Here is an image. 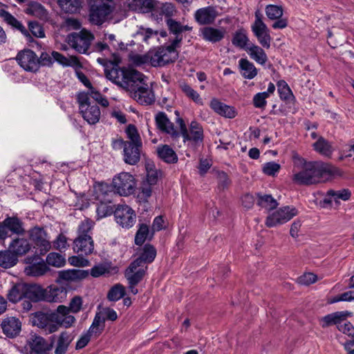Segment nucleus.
Instances as JSON below:
<instances>
[{"instance_id": "obj_48", "label": "nucleus", "mask_w": 354, "mask_h": 354, "mask_svg": "<svg viewBox=\"0 0 354 354\" xmlns=\"http://www.w3.org/2000/svg\"><path fill=\"white\" fill-rule=\"evenodd\" d=\"M277 91L281 100L287 101L295 99L293 93L286 81H278L277 83Z\"/></svg>"}, {"instance_id": "obj_6", "label": "nucleus", "mask_w": 354, "mask_h": 354, "mask_svg": "<svg viewBox=\"0 0 354 354\" xmlns=\"http://www.w3.org/2000/svg\"><path fill=\"white\" fill-rule=\"evenodd\" d=\"M114 10L113 0H91L89 19L95 25H101L112 17Z\"/></svg>"}, {"instance_id": "obj_14", "label": "nucleus", "mask_w": 354, "mask_h": 354, "mask_svg": "<svg viewBox=\"0 0 354 354\" xmlns=\"http://www.w3.org/2000/svg\"><path fill=\"white\" fill-rule=\"evenodd\" d=\"M51 313L54 324L57 327V330L61 327L71 328L74 326L76 322V318L70 314L71 313L66 308V306L59 305L56 310L51 311Z\"/></svg>"}, {"instance_id": "obj_20", "label": "nucleus", "mask_w": 354, "mask_h": 354, "mask_svg": "<svg viewBox=\"0 0 354 354\" xmlns=\"http://www.w3.org/2000/svg\"><path fill=\"white\" fill-rule=\"evenodd\" d=\"M351 192L348 189H342L339 190L330 189L326 192L323 201V207H328L340 203L341 201H346L349 200Z\"/></svg>"}, {"instance_id": "obj_62", "label": "nucleus", "mask_w": 354, "mask_h": 354, "mask_svg": "<svg viewBox=\"0 0 354 354\" xmlns=\"http://www.w3.org/2000/svg\"><path fill=\"white\" fill-rule=\"evenodd\" d=\"M83 300L81 297L75 296L71 299L69 302L68 306H66L70 313L76 314L78 313L82 308Z\"/></svg>"}, {"instance_id": "obj_30", "label": "nucleus", "mask_w": 354, "mask_h": 354, "mask_svg": "<svg viewBox=\"0 0 354 354\" xmlns=\"http://www.w3.org/2000/svg\"><path fill=\"white\" fill-rule=\"evenodd\" d=\"M200 32L205 40L216 43L223 39L225 35V30L223 28H216L207 26L201 28Z\"/></svg>"}, {"instance_id": "obj_35", "label": "nucleus", "mask_w": 354, "mask_h": 354, "mask_svg": "<svg viewBox=\"0 0 354 354\" xmlns=\"http://www.w3.org/2000/svg\"><path fill=\"white\" fill-rule=\"evenodd\" d=\"M0 17L10 26L18 29L26 37L31 38L28 31L23 26V24L19 21L15 17L10 13L4 10H0Z\"/></svg>"}, {"instance_id": "obj_8", "label": "nucleus", "mask_w": 354, "mask_h": 354, "mask_svg": "<svg viewBox=\"0 0 354 354\" xmlns=\"http://www.w3.org/2000/svg\"><path fill=\"white\" fill-rule=\"evenodd\" d=\"M297 214L298 210L294 206H283L270 212L266 218L265 224L268 227H276L287 223Z\"/></svg>"}, {"instance_id": "obj_31", "label": "nucleus", "mask_w": 354, "mask_h": 354, "mask_svg": "<svg viewBox=\"0 0 354 354\" xmlns=\"http://www.w3.org/2000/svg\"><path fill=\"white\" fill-rule=\"evenodd\" d=\"M9 248L18 258L19 256L27 254L31 249V245L26 239L17 238L13 239L10 243Z\"/></svg>"}, {"instance_id": "obj_60", "label": "nucleus", "mask_w": 354, "mask_h": 354, "mask_svg": "<svg viewBox=\"0 0 354 354\" xmlns=\"http://www.w3.org/2000/svg\"><path fill=\"white\" fill-rule=\"evenodd\" d=\"M281 165L274 161L268 162L262 165V171L270 176H275L279 171Z\"/></svg>"}, {"instance_id": "obj_44", "label": "nucleus", "mask_w": 354, "mask_h": 354, "mask_svg": "<svg viewBox=\"0 0 354 354\" xmlns=\"http://www.w3.org/2000/svg\"><path fill=\"white\" fill-rule=\"evenodd\" d=\"M131 8L140 12H149L154 7L153 0H132L130 4Z\"/></svg>"}, {"instance_id": "obj_11", "label": "nucleus", "mask_w": 354, "mask_h": 354, "mask_svg": "<svg viewBox=\"0 0 354 354\" xmlns=\"http://www.w3.org/2000/svg\"><path fill=\"white\" fill-rule=\"evenodd\" d=\"M30 322L33 326L41 329L46 335L57 331V327L54 324L51 311L37 312L32 315Z\"/></svg>"}, {"instance_id": "obj_13", "label": "nucleus", "mask_w": 354, "mask_h": 354, "mask_svg": "<svg viewBox=\"0 0 354 354\" xmlns=\"http://www.w3.org/2000/svg\"><path fill=\"white\" fill-rule=\"evenodd\" d=\"M26 262L28 265L24 268V273L29 277H40L45 274L49 268L46 263L39 255L28 257Z\"/></svg>"}, {"instance_id": "obj_9", "label": "nucleus", "mask_w": 354, "mask_h": 354, "mask_svg": "<svg viewBox=\"0 0 354 354\" xmlns=\"http://www.w3.org/2000/svg\"><path fill=\"white\" fill-rule=\"evenodd\" d=\"M251 30L262 47L265 48L270 47L272 37L270 30L263 22V15L259 10H257L254 13V21L251 26Z\"/></svg>"}, {"instance_id": "obj_23", "label": "nucleus", "mask_w": 354, "mask_h": 354, "mask_svg": "<svg viewBox=\"0 0 354 354\" xmlns=\"http://www.w3.org/2000/svg\"><path fill=\"white\" fill-rule=\"evenodd\" d=\"M76 75L78 80L88 88V91H85L86 93H89L92 98L102 106L104 107L109 106V104L107 99L92 86L87 77L83 73L77 72Z\"/></svg>"}, {"instance_id": "obj_1", "label": "nucleus", "mask_w": 354, "mask_h": 354, "mask_svg": "<svg viewBox=\"0 0 354 354\" xmlns=\"http://www.w3.org/2000/svg\"><path fill=\"white\" fill-rule=\"evenodd\" d=\"M106 77L114 84L128 91L141 104H151L154 101L151 89L146 83L145 76L131 68H113Z\"/></svg>"}, {"instance_id": "obj_17", "label": "nucleus", "mask_w": 354, "mask_h": 354, "mask_svg": "<svg viewBox=\"0 0 354 354\" xmlns=\"http://www.w3.org/2000/svg\"><path fill=\"white\" fill-rule=\"evenodd\" d=\"M147 266L142 263L141 259L134 260L126 270L124 275L129 283L138 284L144 277Z\"/></svg>"}, {"instance_id": "obj_52", "label": "nucleus", "mask_w": 354, "mask_h": 354, "mask_svg": "<svg viewBox=\"0 0 354 354\" xmlns=\"http://www.w3.org/2000/svg\"><path fill=\"white\" fill-rule=\"evenodd\" d=\"M180 88L184 94L187 97L192 100L195 103L198 104H203V100L198 93L192 88L189 85L186 83H182L180 84Z\"/></svg>"}, {"instance_id": "obj_32", "label": "nucleus", "mask_w": 354, "mask_h": 354, "mask_svg": "<svg viewBox=\"0 0 354 354\" xmlns=\"http://www.w3.org/2000/svg\"><path fill=\"white\" fill-rule=\"evenodd\" d=\"M88 275V271L77 269L65 270L59 272V277L65 281H75L85 279Z\"/></svg>"}, {"instance_id": "obj_10", "label": "nucleus", "mask_w": 354, "mask_h": 354, "mask_svg": "<svg viewBox=\"0 0 354 354\" xmlns=\"http://www.w3.org/2000/svg\"><path fill=\"white\" fill-rule=\"evenodd\" d=\"M93 39V35L85 29L79 32L71 33L67 37L68 44L77 52L82 54L87 53Z\"/></svg>"}, {"instance_id": "obj_18", "label": "nucleus", "mask_w": 354, "mask_h": 354, "mask_svg": "<svg viewBox=\"0 0 354 354\" xmlns=\"http://www.w3.org/2000/svg\"><path fill=\"white\" fill-rule=\"evenodd\" d=\"M17 59L20 66L26 71L35 72L39 67L38 57L31 50H24L19 53Z\"/></svg>"}, {"instance_id": "obj_5", "label": "nucleus", "mask_w": 354, "mask_h": 354, "mask_svg": "<svg viewBox=\"0 0 354 354\" xmlns=\"http://www.w3.org/2000/svg\"><path fill=\"white\" fill-rule=\"evenodd\" d=\"M41 290V286L36 284L17 283L12 285L8 291L7 298L12 304H16L24 299L39 301Z\"/></svg>"}, {"instance_id": "obj_34", "label": "nucleus", "mask_w": 354, "mask_h": 354, "mask_svg": "<svg viewBox=\"0 0 354 354\" xmlns=\"http://www.w3.org/2000/svg\"><path fill=\"white\" fill-rule=\"evenodd\" d=\"M239 66L242 76L245 79L252 80L257 75V68L252 62L247 59H241L239 61Z\"/></svg>"}, {"instance_id": "obj_7", "label": "nucleus", "mask_w": 354, "mask_h": 354, "mask_svg": "<svg viewBox=\"0 0 354 354\" xmlns=\"http://www.w3.org/2000/svg\"><path fill=\"white\" fill-rule=\"evenodd\" d=\"M112 185L115 192L122 196H128L134 193L136 181L132 174L124 171L113 177Z\"/></svg>"}, {"instance_id": "obj_50", "label": "nucleus", "mask_w": 354, "mask_h": 354, "mask_svg": "<svg viewBox=\"0 0 354 354\" xmlns=\"http://www.w3.org/2000/svg\"><path fill=\"white\" fill-rule=\"evenodd\" d=\"M265 12L269 19L275 20L283 16V9L281 6L269 4L265 8Z\"/></svg>"}, {"instance_id": "obj_24", "label": "nucleus", "mask_w": 354, "mask_h": 354, "mask_svg": "<svg viewBox=\"0 0 354 354\" xmlns=\"http://www.w3.org/2000/svg\"><path fill=\"white\" fill-rule=\"evenodd\" d=\"M209 106L215 113L224 118L232 119L237 114L234 106L224 104L216 98L212 99Z\"/></svg>"}, {"instance_id": "obj_47", "label": "nucleus", "mask_w": 354, "mask_h": 354, "mask_svg": "<svg viewBox=\"0 0 354 354\" xmlns=\"http://www.w3.org/2000/svg\"><path fill=\"white\" fill-rule=\"evenodd\" d=\"M156 256V250L155 248L151 245L147 244L144 246L142 252L140 257L136 259H141L142 263L146 266L151 263Z\"/></svg>"}, {"instance_id": "obj_63", "label": "nucleus", "mask_w": 354, "mask_h": 354, "mask_svg": "<svg viewBox=\"0 0 354 354\" xmlns=\"http://www.w3.org/2000/svg\"><path fill=\"white\" fill-rule=\"evenodd\" d=\"M268 95L266 92L258 93L253 97V104L258 109H265L267 104Z\"/></svg>"}, {"instance_id": "obj_42", "label": "nucleus", "mask_w": 354, "mask_h": 354, "mask_svg": "<svg viewBox=\"0 0 354 354\" xmlns=\"http://www.w3.org/2000/svg\"><path fill=\"white\" fill-rule=\"evenodd\" d=\"M4 229L9 230L12 233L20 234L24 232L21 221L15 217H8L3 221Z\"/></svg>"}, {"instance_id": "obj_58", "label": "nucleus", "mask_w": 354, "mask_h": 354, "mask_svg": "<svg viewBox=\"0 0 354 354\" xmlns=\"http://www.w3.org/2000/svg\"><path fill=\"white\" fill-rule=\"evenodd\" d=\"M156 9L160 10V18L163 16L170 17L176 12L175 6L171 3H160L156 5Z\"/></svg>"}, {"instance_id": "obj_51", "label": "nucleus", "mask_w": 354, "mask_h": 354, "mask_svg": "<svg viewBox=\"0 0 354 354\" xmlns=\"http://www.w3.org/2000/svg\"><path fill=\"white\" fill-rule=\"evenodd\" d=\"M95 223L89 219L85 218L84 221L81 222L79 225L77 233V236L86 237L91 236V232L94 227Z\"/></svg>"}, {"instance_id": "obj_46", "label": "nucleus", "mask_w": 354, "mask_h": 354, "mask_svg": "<svg viewBox=\"0 0 354 354\" xmlns=\"http://www.w3.org/2000/svg\"><path fill=\"white\" fill-rule=\"evenodd\" d=\"M313 147L317 152L325 156H330L333 151L331 145L323 138H319L313 144Z\"/></svg>"}, {"instance_id": "obj_38", "label": "nucleus", "mask_w": 354, "mask_h": 354, "mask_svg": "<svg viewBox=\"0 0 354 354\" xmlns=\"http://www.w3.org/2000/svg\"><path fill=\"white\" fill-rule=\"evenodd\" d=\"M24 12L31 16L35 17L40 19L47 18V12L43 6L37 2L29 3L24 9Z\"/></svg>"}, {"instance_id": "obj_29", "label": "nucleus", "mask_w": 354, "mask_h": 354, "mask_svg": "<svg viewBox=\"0 0 354 354\" xmlns=\"http://www.w3.org/2000/svg\"><path fill=\"white\" fill-rule=\"evenodd\" d=\"M73 339L74 335L68 331L64 330L60 333L57 337L55 354H66Z\"/></svg>"}, {"instance_id": "obj_55", "label": "nucleus", "mask_w": 354, "mask_h": 354, "mask_svg": "<svg viewBox=\"0 0 354 354\" xmlns=\"http://www.w3.org/2000/svg\"><path fill=\"white\" fill-rule=\"evenodd\" d=\"M149 236V226L146 224L139 225V228L136 234L135 243L141 245Z\"/></svg>"}, {"instance_id": "obj_12", "label": "nucleus", "mask_w": 354, "mask_h": 354, "mask_svg": "<svg viewBox=\"0 0 354 354\" xmlns=\"http://www.w3.org/2000/svg\"><path fill=\"white\" fill-rule=\"evenodd\" d=\"M114 216L116 223L123 228H131L136 223V212L127 205H118Z\"/></svg>"}, {"instance_id": "obj_39", "label": "nucleus", "mask_w": 354, "mask_h": 354, "mask_svg": "<svg viewBox=\"0 0 354 354\" xmlns=\"http://www.w3.org/2000/svg\"><path fill=\"white\" fill-rule=\"evenodd\" d=\"M18 262V258L11 250L0 252V266L4 268H9L15 266Z\"/></svg>"}, {"instance_id": "obj_19", "label": "nucleus", "mask_w": 354, "mask_h": 354, "mask_svg": "<svg viewBox=\"0 0 354 354\" xmlns=\"http://www.w3.org/2000/svg\"><path fill=\"white\" fill-rule=\"evenodd\" d=\"M181 37L177 36L176 38L171 39V43L167 47L160 48L162 66L176 61L178 57L177 48L180 47Z\"/></svg>"}, {"instance_id": "obj_57", "label": "nucleus", "mask_w": 354, "mask_h": 354, "mask_svg": "<svg viewBox=\"0 0 354 354\" xmlns=\"http://www.w3.org/2000/svg\"><path fill=\"white\" fill-rule=\"evenodd\" d=\"M127 138L129 141L125 142H133V144H138V146H142L140 136L138 132L136 127L133 124H129L125 131Z\"/></svg>"}, {"instance_id": "obj_27", "label": "nucleus", "mask_w": 354, "mask_h": 354, "mask_svg": "<svg viewBox=\"0 0 354 354\" xmlns=\"http://www.w3.org/2000/svg\"><path fill=\"white\" fill-rule=\"evenodd\" d=\"M73 250L81 255H88L94 250V243L91 236H77L74 240Z\"/></svg>"}, {"instance_id": "obj_59", "label": "nucleus", "mask_w": 354, "mask_h": 354, "mask_svg": "<svg viewBox=\"0 0 354 354\" xmlns=\"http://www.w3.org/2000/svg\"><path fill=\"white\" fill-rule=\"evenodd\" d=\"M52 56L54 59V61H56L63 66H71L77 62L75 57H71L68 58L56 51L52 52Z\"/></svg>"}, {"instance_id": "obj_53", "label": "nucleus", "mask_w": 354, "mask_h": 354, "mask_svg": "<svg viewBox=\"0 0 354 354\" xmlns=\"http://www.w3.org/2000/svg\"><path fill=\"white\" fill-rule=\"evenodd\" d=\"M124 287L120 283H117L110 289L107 295V298L109 301H116L124 297Z\"/></svg>"}, {"instance_id": "obj_49", "label": "nucleus", "mask_w": 354, "mask_h": 354, "mask_svg": "<svg viewBox=\"0 0 354 354\" xmlns=\"http://www.w3.org/2000/svg\"><path fill=\"white\" fill-rule=\"evenodd\" d=\"M58 4L65 12L74 13L79 10L81 1L80 0H58Z\"/></svg>"}, {"instance_id": "obj_43", "label": "nucleus", "mask_w": 354, "mask_h": 354, "mask_svg": "<svg viewBox=\"0 0 354 354\" xmlns=\"http://www.w3.org/2000/svg\"><path fill=\"white\" fill-rule=\"evenodd\" d=\"M105 327V318L100 313H97L88 332L91 335L98 336Z\"/></svg>"}, {"instance_id": "obj_15", "label": "nucleus", "mask_w": 354, "mask_h": 354, "mask_svg": "<svg viewBox=\"0 0 354 354\" xmlns=\"http://www.w3.org/2000/svg\"><path fill=\"white\" fill-rule=\"evenodd\" d=\"M29 236L39 250L41 255H44L51 248L50 238L43 228L35 227L31 229L29 231Z\"/></svg>"}, {"instance_id": "obj_22", "label": "nucleus", "mask_w": 354, "mask_h": 354, "mask_svg": "<svg viewBox=\"0 0 354 354\" xmlns=\"http://www.w3.org/2000/svg\"><path fill=\"white\" fill-rule=\"evenodd\" d=\"M156 122L158 128L170 135L173 140H176L180 137L179 132L175 129L173 123L168 119L165 113H158L156 116Z\"/></svg>"}, {"instance_id": "obj_64", "label": "nucleus", "mask_w": 354, "mask_h": 354, "mask_svg": "<svg viewBox=\"0 0 354 354\" xmlns=\"http://www.w3.org/2000/svg\"><path fill=\"white\" fill-rule=\"evenodd\" d=\"M113 210L111 206L106 203H101L96 208L98 218H102L111 215Z\"/></svg>"}, {"instance_id": "obj_36", "label": "nucleus", "mask_w": 354, "mask_h": 354, "mask_svg": "<svg viewBox=\"0 0 354 354\" xmlns=\"http://www.w3.org/2000/svg\"><path fill=\"white\" fill-rule=\"evenodd\" d=\"M246 51L250 57L259 64L264 65L268 61V57L264 50L257 45L250 44Z\"/></svg>"}, {"instance_id": "obj_3", "label": "nucleus", "mask_w": 354, "mask_h": 354, "mask_svg": "<svg viewBox=\"0 0 354 354\" xmlns=\"http://www.w3.org/2000/svg\"><path fill=\"white\" fill-rule=\"evenodd\" d=\"M175 113L177 115L176 122L178 126L180 136L183 137V142L192 148H196L202 144L204 138L202 125L197 121L193 120L187 128L183 119L179 116L178 111H176Z\"/></svg>"}, {"instance_id": "obj_16", "label": "nucleus", "mask_w": 354, "mask_h": 354, "mask_svg": "<svg viewBox=\"0 0 354 354\" xmlns=\"http://www.w3.org/2000/svg\"><path fill=\"white\" fill-rule=\"evenodd\" d=\"M41 290L39 301L60 303L62 302L67 296V290L64 287H58L52 285L46 289L41 287Z\"/></svg>"}, {"instance_id": "obj_21", "label": "nucleus", "mask_w": 354, "mask_h": 354, "mask_svg": "<svg viewBox=\"0 0 354 354\" xmlns=\"http://www.w3.org/2000/svg\"><path fill=\"white\" fill-rule=\"evenodd\" d=\"M142 146L133 142H125L123 149L124 161L130 165H135L140 159L141 149Z\"/></svg>"}, {"instance_id": "obj_28", "label": "nucleus", "mask_w": 354, "mask_h": 354, "mask_svg": "<svg viewBox=\"0 0 354 354\" xmlns=\"http://www.w3.org/2000/svg\"><path fill=\"white\" fill-rule=\"evenodd\" d=\"M218 14L216 9L212 6L200 8L194 14L196 21L201 25L212 24Z\"/></svg>"}, {"instance_id": "obj_41", "label": "nucleus", "mask_w": 354, "mask_h": 354, "mask_svg": "<svg viewBox=\"0 0 354 354\" xmlns=\"http://www.w3.org/2000/svg\"><path fill=\"white\" fill-rule=\"evenodd\" d=\"M145 167L147 171V177L146 180L143 183L153 186L157 183L161 172L155 168V165L152 162H147Z\"/></svg>"}, {"instance_id": "obj_25", "label": "nucleus", "mask_w": 354, "mask_h": 354, "mask_svg": "<svg viewBox=\"0 0 354 354\" xmlns=\"http://www.w3.org/2000/svg\"><path fill=\"white\" fill-rule=\"evenodd\" d=\"M3 333L8 337H15L18 335L21 329L20 320L15 317H8L1 322Z\"/></svg>"}, {"instance_id": "obj_4", "label": "nucleus", "mask_w": 354, "mask_h": 354, "mask_svg": "<svg viewBox=\"0 0 354 354\" xmlns=\"http://www.w3.org/2000/svg\"><path fill=\"white\" fill-rule=\"evenodd\" d=\"M80 113L85 121L89 124H95L99 122L101 111L89 93L79 92L77 94Z\"/></svg>"}, {"instance_id": "obj_40", "label": "nucleus", "mask_w": 354, "mask_h": 354, "mask_svg": "<svg viewBox=\"0 0 354 354\" xmlns=\"http://www.w3.org/2000/svg\"><path fill=\"white\" fill-rule=\"evenodd\" d=\"M136 35L141 40L148 44L157 41L159 39V32L149 28H140Z\"/></svg>"}, {"instance_id": "obj_2", "label": "nucleus", "mask_w": 354, "mask_h": 354, "mask_svg": "<svg viewBox=\"0 0 354 354\" xmlns=\"http://www.w3.org/2000/svg\"><path fill=\"white\" fill-rule=\"evenodd\" d=\"M341 171L335 167L322 161H306L298 155L293 156L292 181L300 185H310L327 182Z\"/></svg>"}, {"instance_id": "obj_54", "label": "nucleus", "mask_w": 354, "mask_h": 354, "mask_svg": "<svg viewBox=\"0 0 354 354\" xmlns=\"http://www.w3.org/2000/svg\"><path fill=\"white\" fill-rule=\"evenodd\" d=\"M46 263L52 266L60 268L65 265L66 259L64 256L57 252H50L46 257Z\"/></svg>"}, {"instance_id": "obj_26", "label": "nucleus", "mask_w": 354, "mask_h": 354, "mask_svg": "<svg viewBox=\"0 0 354 354\" xmlns=\"http://www.w3.org/2000/svg\"><path fill=\"white\" fill-rule=\"evenodd\" d=\"M351 315V313L348 311H337L328 314L319 319L320 325L323 328L330 326L331 325H339L346 321L348 317Z\"/></svg>"}, {"instance_id": "obj_37", "label": "nucleus", "mask_w": 354, "mask_h": 354, "mask_svg": "<svg viewBox=\"0 0 354 354\" xmlns=\"http://www.w3.org/2000/svg\"><path fill=\"white\" fill-rule=\"evenodd\" d=\"M158 157L167 163H174L178 160L176 152L167 145L159 146L157 148Z\"/></svg>"}, {"instance_id": "obj_61", "label": "nucleus", "mask_w": 354, "mask_h": 354, "mask_svg": "<svg viewBox=\"0 0 354 354\" xmlns=\"http://www.w3.org/2000/svg\"><path fill=\"white\" fill-rule=\"evenodd\" d=\"M148 64L153 66H161L162 57L160 53V48L156 50H151L147 53Z\"/></svg>"}, {"instance_id": "obj_45", "label": "nucleus", "mask_w": 354, "mask_h": 354, "mask_svg": "<svg viewBox=\"0 0 354 354\" xmlns=\"http://www.w3.org/2000/svg\"><path fill=\"white\" fill-rule=\"evenodd\" d=\"M257 204L261 207L269 211L273 210L278 205L277 201L268 194H258Z\"/></svg>"}, {"instance_id": "obj_33", "label": "nucleus", "mask_w": 354, "mask_h": 354, "mask_svg": "<svg viewBox=\"0 0 354 354\" xmlns=\"http://www.w3.org/2000/svg\"><path fill=\"white\" fill-rule=\"evenodd\" d=\"M250 39L248 36L247 30L241 28L235 31L232 39V43L236 47L247 50L249 47Z\"/></svg>"}, {"instance_id": "obj_56", "label": "nucleus", "mask_w": 354, "mask_h": 354, "mask_svg": "<svg viewBox=\"0 0 354 354\" xmlns=\"http://www.w3.org/2000/svg\"><path fill=\"white\" fill-rule=\"evenodd\" d=\"M153 192V186L143 183L137 195V199L139 203H147L151 196Z\"/></svg>"}]
</instances>
